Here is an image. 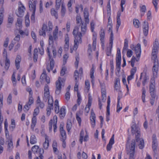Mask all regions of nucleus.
<instances>
[{
  "instance_id": "obj_1",
  "label": "nucleus",
  "mask_w": 159,
  "mask_h": 159,
  "mask_svg": "<svg viewBox=\"0 0 159 159\" xmlns=\"http://www.w3.org/2000/svg\"><path fill=\"white\" fill-rule=\"evenodd\" d=\"M81 25V32L78 33L79 27L75 26L73 31V34L74 38V45L73 50H76L79 43H81V37L82 35H84L87 30V27L86 24L82 23Z\"/></svg>"
},
{
  "instance_id": "obj_2",
  "label": "nucleus",
  "mask_w": 159,
  "mask_h": 159,
  "mask_svg": "<svg viewBox=\"0 0 159 159\" xmlns=\"http://www.w3.org/2000/svg\"><path fill=\"white\" fill-rule=\"evenodd\" d=\"M131 133L133 134H135L136 142L139 144V148L142 149L144 147V142L142 138H140V129L136 127L135 124H133L131 127Z\"/></svg>"
},
{
  "instance_id": "obj_3",
  "label": "nucleus",
  "mask_w": 159,
  "mask_h": 159,
  "mask_svg": "<svg viewBox=\"0 0 159 159\" xmlns=\"http://www.w3.org/2000/svg\"><path fill=\"white\" fill-rule=\"evenodd\" d=\"M135 147V141L134 139L132 140L130 144L128 143H127L126 148L127 154L129 155V159H134L135 158V157L134 154Z\"/></svg>"
},
{
  "instance_id": "obj_4",
  "label": "nucleus",
  "mask_w": 159,
  "mask_h": 159,
  "mask_svg": "<svg viewBox=\"0 0 159 159\" xmlns=\"http://www.w3.org/2000/svg\"><path fill=\"white\" fill-rule=\"evenodd\" d=\"M27 91L29 92L30 95L29 97V101L24 106L23 110L24 111H27L30 108V106L33 103L34 100L32 97L33 92L30 88H28L26 89Z\"/></svg>"
},
{
  "instance_id": "obj_5",
  "label": "nucleus",
  "mask_w": 159,
  "mask_h": 159,
  "mask_svg": "<svg viewBox=\"0 0 159 159\" xmlns=\"http://www.w3.org/2000/svg\"><path fill=\"white\" fill-rule=\"evenodd\" d=\"M25 9V7L23 5L21 2H19L18 10L16 12V15L18 17H22L24 15Z\"/></svg>"
},
{
  "instance_id": "obj_6",
  "label": "nucleus",
  "mask_w": 159,
  "mask_h": 159,
  "mask_svg": "<svg viewBox=\"0 0 159 159\" xmlns=\"http://www.w3.org/2000/svg\"><path fill=\"white\" fill-rule=\"evenodd\" d=\"M47 52L48 53V55L49 57V60L50 61V66L48 65L47 67V70L49 72L50 70H52L54 66V61L53 60V58L51 57L50 55V51H49V48H47Z\"/></svg>"
},
{
  "instance_id": "obj_7",
  "label": "nucleus",
  "mask_w": 159,
  "mask_h": 159,
  "mask_svg": "<svg viewBox=\"0 0 159 159\" xmlns=\"http://www.w3.org/2000/svg\"><path fill=\"white\" fill-rule=\"evenodd\" d=\"M154 64L152 67V72L153 76L154 77H156L157 75V72L158 71L159 63L158 60L152 61Z\"/></svg>"
},
{
  "instance_id": "obj_8",
  "label": "nucleus",
  "mask_w": 159,
  "mask_h": 159,
  "mask_svg": "<svg viewBox=\"0 0 159 159\" xmlns=\"http://www.w3.org/2000/svg\"><path fill=\"white\" fill-rule=\"evenodd\" d=\"M51 97L49 95V89L48 85L46 84L44 88V93L43 97V100L46 102L49 98Z\"/></svg>"
},
{
  "instance_id": "obj_9",
  "label": "nucleus",
  "mask_w": 159,
  "mask_h": 159,
  "mask_svg": "<svg viewBox=\"0 0 159 159\" xmlns=\"http://www.w3.org/2000/svg\"><path fill=\"white\" fill-rule=\"evenodd\" d=\"M7 142V150L9 152H11L13 148V145L12 141V138L11 136L8 135V136H6Z\"/></svg>"
},
{
  "instance_id": "obj_10",
  "label": "nucleus",
  "mask_w": 159,
  "mask_h": 159,
  "mask_svg": "<svg viewBox=\"0 0 159 159\" xmlns=\"http://www.w3.org/2000/svg\"><path fill=\"white\" fill-rule=\"evenodd\" d=\"M61 78L59 77L58 80L56 82V89L55 93L57 95L59 94L61 92V85H62L61 81Z\"/></svg>"
},
{
  "instance_id": "obj_11",
  "label": "nucleus",
  "mask_w": 159,
  "mask_h": 159,
  "mask_svg": "<svg viewBox=\"0 0 159 159\" xmlns=\"http://www.w3.org/2000/svg\"><path fill=\"white\" fill-rule=\"evenodd\" d=\"M90 120L91 121L92 126L93 128H94L95 125L96 116L93 109L91 110V112Z\"/></svg>"
},
{
  "instance_id": "obj_12",
  "label": "nucleus",
  "mask_w": 159,
  "mask_h": 159,
  "mask_svg": "<svg viewBox=\"0 0 159 159\" xmlns=\"http://www.w3.org/2000/svg\"><path fill=\"white\" fill-rule=\"evenodd\" d=\"M60 131L61 136V140H65L66 138V131L63 129V126L62 124H60Z\"/></svg>"
},
{
  "instance_id": "obj_13",
  "label": "nucleus",
  "mask_w": 159,
  "mask_h": 159,
  "mask_svg": "<svg viewBox=\"0 0 159 159\" xmlns=\"http://www.w3.org/2000/svg\"><path fill=\"white\" fill-rule=\"evenodd\" d=\"M143 29L144 35L145 36H147L148 33V23L146 21L143 22Z\"/></svg>"
},
{
  "instance_id": "obj_14",
  "label": "nucleus",
  "mask_w": 159,
  "mask_h": 159,
  "mask_svg": "<svg viewBox=\"0 0 159 159\" xmlns=\"http://www.w3.org/2000/svg\"><path fill=\"white\" fill-rule=\"evenodd\" d=\"M40 82L42 83L44 81H46L48 84L50 83V78L48 77L47 76V75L45 73H43L40 77Z\"/></svg>"
},
{
  "instance_id": "obj_15",
  "label": "nucleus",
  "mask_w": 159,
  "mask_h": 159,
  "mask_svg": "<svg viewBox=\"0 0 159 159\" xmlns=\"http://www.w3.org/2000/svg\"><path fill=\"white\" fill-rule=\"evenodd\" d=\"M114 143V135L113 134L107 146V151H110L112 147V145Z\"/></svg>"
},
{
  "instance_id": "obj_16",
  "label": "nucleus",
  "mask_w": 159,
  "mask_h": 159,
  "mask_svg": "<svg viewBox=\"0 0 159 159\" xmlns=\"http://www.w3.org/2000/svg\"><path fill=\"white\" fill-rule=\"evenodd\" d=\"M134 50L137 58L140 57L141 53V46L140 44L138 43L137 46L134 47Z\"/></svg>"
},
{
  "instance_id": "obj_17",
  "label": "nucleus",
  "mask_w": 159,
  "mask_h": 159,
  "mask_svg": "<svg viewBox=\"0 0 159 159\" xmlns=\"http://www.w3.org/2000/svg\"><path fill=\"white\" fill-rule=\"evenodd\" d=\"M48 30V27L46 25L43 24L42 29L39 31V34L40 35L45 37L46 35L45 32Z\"/></svg>"
},
{
  "instance_id": "obj_18",
  "label": "nucleus",
  "mask_w": 159,
  "mask_h": 159,
  "mask_svg": "<svg viewBox=\"0 0 159 159\" xmlns=\"http://www.w3.org/2000/svg\"><path fill=\"white\" fill-rule=\"evenodd\" d=\"M84 15L85 21V23H84L86 24L87 25V24H88L89 22V19L88 11V10L86 8L84 9Z\"/></svg>"
},
{
  "instance_id": "obj_19",
  "label": "nucleus",
  "mask_w": 159,
  "mask_h": 159,
  "mask_svg": "<svg viewBox=\"0 0 159 159\" xmlns=\"http://www.w3.org/2000/svg\"><path fill=\"white\" fill-rule=\"evenodd\" d=\"M149 91L151 94V95L153 96V95H155L154 93L155 82L154 81H153V82H151L149 86Z\"/></svg>"
},
{
  "instance_id": "obj_20",
  "label": "nucleus",
  "mask_w": 159,
  "mask_h": 159,
  "mask_svg": "<svg viewBox=\"0 0 159 159\" xmlns=\"http://www.w3.org/2000/svg\"><path fill=\"white\" fill-rule=\"evenodd\" d=\"M32 150L33 152L34 153H39V155H40V150L41 149H43L41 148H39V147L37 145H34L32 148Z\"/></svg>"
},
{
  "instance_id": "obj_21",
  "label": "nucleus",
  "mask_w": 159,
  "mask_h": 159,
  "mask_svg": "<svg viewBox=\"0 0 159 159\" xmlns=\"http://www.w3.org/2000/svg\"><path fill=\"white\" fill-rule=\"evenodd\" d=\"M121 58H120V57H116V69L119 72L120 70V64H121Z\"/></svg>"
},
{
  "instance_id": "obj_22",
  "label": "nucleus",
  "mask_w": 159,
  "mask_h": 159,
  "mask_svg": "<svg viewBox=\"0 0 159 159\" xmlns=\"http://www.w3.org/2000/svg\"><path fill=\"white\" fill-rule=\"evenodd\" d=\"M158 49L153 48L152 51V61L153 60H158L157 58V53Z\"/></svg>"
},
{
  "instance_id": "obj_23",
  "label": "nucleus",
  "mask_w": 159,
  "mask_h": 159,
  "mask_svg": "<svg viewBox=\"0 0 159 159\" xmlns=\"http://www.w3.org/2000/svg\"><path fill=\"white\" fill-rule=\"evenodd\" d=\"M59 115L60 117L61 118H63L65 116L66 112L65 107H62L59 110Z\"/></svg>"
},
{
  "instance_id": "obj_24",
  "label": "nucleus",
  "mask_w": 159,
  "mask_h": 159,
  "mask_svg": "<svg viewBox=\"0 0 159 159\" xmlns=\"http://www.w3.org/2000/svg\"><path fill=\"white\" fill-rule=\"evenodd\" d=\"M48 139V137L47 135H45V142L43 144V147L45 149H47L49 146V144Z\"/></svg>"
},
{
  "instance_id": "obj_25",
  "label": "nucleus",
  "mask_w": 159,
  "mask_h": 159,
  "mask_svg": "<svg viewBox=\"0 0 159 159\" xmlns=\"http://www.w3.org/2000/svg\"><path fill=\"white\" fill-rule=\"evenodd\" d=\"M29 5L30 10L32 11V12L35 11L36 10V5L35 3L33 4L31 1H29Z\"/></svg>"
},
{
  "instance_id": "obj_26",
  "label": "nucleus",
  "mask_w": 159,
  "mask_h": 159,
  "mask_svg": "<svg viewBox=\"0 0 159 159\" xmlns=\"http://www.w3.org/2000/svg\"><path fill=\"white\" fill-rule=\"evenodd\" d=\"M54 111L56 113H58L59 112V106L58 101L56 99L54 102Z\"/></svg>"
},
{
  "instance_id": "obj_27",
  "label": "nucleus",
  "mask_w": 159,
  "mask_h": 159,
  "mask_svg": "<svg viewBox=\"0 0 159 159\" xmlns=\"http://www.w3.org/2000/svg\"><path fill=\"white\" fill-rule=\"evenodd\" d=\"M107 103V111L106 115V116H109L110 115V98L109 96L108 97Z\"/></svg>"
},
{
  "instance_id": "obj_28",
  "label": "nucleus",
  "mask_w": 159,
  "mask_h": 159,
  "mask_svg": "<svg viewBox=\"0 0 159 159\" xmlns=\"http://www.w3.org/2000/svg\"><path fill=\"white\" fill-rule=\"evenodd\" d=\"M21 61V57L20 56L18 55L15 60V65L17 69H19L20 67V63Z\"/></svg>"
},
{
  "instance_id": "obj_29",
  "label": "nucleus",
  "mask_w": 159,
  "mask_h": 159,
  "mask_svg": "<svg viewBox=\"0 0 159 159\" xmlns=\"http://www.w3.org/2000/svg\"><path fill=\"white\" fill-rule=\"evenodd\" d=\"M37 121V119L36 116H34L32 119V123L31 125V128L34 129L36 125Z\"/></svg>"
},
{
  "instance_id": "obj_30",
  "label": "nucleus",
  "mask_w": 159,
  "mask_h": 159,
  "mask_svg": "<svg viewBox=\"0 0 159 159\" xmlns=\"http://www.w3.org/2000/svg\"><path fill=\"white\" fill-rule=\"evenodd\" d=\"M58 31V28L57 26L55 27V29L53 31V35L54 39L55 40H56L57 39V34Z\"/></svg>"
},
{
  "instance_id": "obj_31",
  "label": "nucleus",
  "mask_w": 159,
  "mask_h": 159,
  "mask_svg": "<svg viewBox=\"0 0 159 159\" xmlns=\"http://www.w3.org/2000/svg\"><path fill=\"white\" fill-rule=\"evenodd\" d=\"M10 65V61L9 59L7 58V57H6V59L5 61V68L6 70H7L9 68Z\"/></svg>"
},
{
  "instance_id": "obj_32",
  "label": "nucleus",
  "mask_w": 159,
  "mask_h": 159,
  "mask_svg": "<svg viewBox=\"0 0 159 159\" xmlns=\"http://www.w3.org/2000/svg\"><path fill=\"white\" fill-rule=\"evenodd\" d=\"M66 12V9L65 7V6L64 4L62 3L61 6V16L62 17H64L65 14Z\"/></svg>"
},
{
  "instance_id": "obj_33",
  "label": "nucleus",
  "mask_w": 159,
  "mask_h": 159,
  "mask_svg": "<svg viewBox=\"0 0 159 159\" xmlns=\"http://www.w3.org/2000/svg\"><path fill=\"white\" fill-rule=\"evenodd\" d=\"M53 129L54 132H56V129L57 127V116H54L53 117Z\"/></svg>"
},
{
  "instance_id": "obj_34",
  "label": "nucleus",
  "mask_w": 159,
  "mask_h": 159,
  "mask_svg": "<svg viewBox=\"0 0 159 159\" xmlns=\"http://www.w3.org/2000/svg\"><path fill=\"white\" fill-rule=\"evenodd\" d=\"M128 46V41L126 39H125V40L124 47L122 51L123 53H125L127 49Z\"/></svg>"
},
{
  "instance_id": "obj_35",
  "label": "nucleus",
  "mask_w": 159,
  "mask_h": 159,
  "mask_svg": "<svg viewBox=\"0 0 159 159\" xmlns=\"http://www.w3.org/2000/svg\"><path fill=\"white\" fill-rule=\"evenodd\" d=\"M100 40L102 42L104 40L105 31L104 30L102 29L100 32Z\"/></svg>"
},
{
  "instance_id": "obj_36",
  "label": "nucleus",
  "mask_w": 159,
  "mask_h": 159,
  "mask_svg": "<svg viewBox=\"0 0 159 159\" xmlns=\"http://www.w3.org/2000/svg\"><path fill=\"white\" fill-rule=\"evenodd\" d=\"M133 24L135 27L138 28L140 26V22L139 20L137 19H134L133 20Z\"/></svg>"
},
{
  "instance_id": "obj_37",
  "label": "nucleus",
  "mask_w": 159,
  "mask_h": 159,
  "mask_svg": "<svg viewBox=\"0 0 159 159\" xmlns=\"http://www.w3.org/2000/svg\"><path fill=\"white\" fill-rule=\"evenodd\" d=\"M102 100L103 102H104L106 99V92L105 89H102Z\"/></svg>"
},
{
  "instance_id": "obj_38",
  "label": "nucleus",
  "mask_w": 159,
  "mask_h": 159,
  "mask_svg": "<svg viewBox=\"0 0 159 159\" xmlns=\"http://www.w3.org/2000/svg\"><path fill=\"white\" fill-rule=\"evenodd\" d=\"M139 58L136 59L135 58V57L134 56H133L131 58V60L129 61V62L131 63V66L132 67H134V63H135V61H139Z\"/></svg>"
},
{
  "instance_id": "obj_39",
  "label": "nucleus",
  "mask_w": 159,
  "mask_h": 159,
  "mask_svg": "<svg viewBox=\"0 0 159 159\" xmlns=\"http://www.w3.org/2000/svg\"><path fill=\"white\" fill-rule=\"evenodd\" d=\"M36 139L34 135H31L30 138V143L31 144H34L36 143Z\"/></svg>"
},
{
  "instance_id": "obj_40",
  "label": "nucleus",
  "mask_w": 159,
  "mask_h": 159,
  "mask_svg": "<svg viewBox=\"0 0 159 159\" xmlns=\"http://www.w3.org/2000/svg\"><path fill=\"white\" fill-rule=\"evenodd\" d=\"M84 135V132L83 129H82L80 134L79 141L81 144L82 143Z\"/></svg>"
},
{
  "instance_id": "obj_41",
  "label": "nucleus",
  "mask_w": 159,
  "mask_h": 159,
  "mask_svg": "<svg viewBox=\"0 0 159 159\" xmlns=\"http://www.w3.org/2000/svg\"><path fill=\"white\" fill-rule=\"evenodd\" d=\"M146 90L144 88H143L142 89V101L144 103L145 102V93H146Z\"/></svg>"
},
{
  "instance_id": "obj_42",
  "label": "nucleus",
  "mask_w": 159,
  "mask_h": 159,
  "mask_svg": "<svg viewBox=\"0 0 159 159\" xmlns=\"http://www.w3.org/2000/svg\"><path fill=\"white\" fill-rule=\"evenodd\" d=\"M51 15L55 16V18L57 19L58 18V15L57 11H56L54 9L52 8L51 10Z\"/></svg>"
},
{
  "instance_id": "obj_43",
  "label": "nucleus",
  "mask_w": 159,
  "mask_h": 159,
  "mask_svg": "<svg viewBox=\"0 0 159 159\" xmlns=\"http://www.w3.org/2000/svg\"><path fill=\"white\" fill-rule=\"evenodd\" d=\"M95 35H96V34H93V35L94 37L93 38V47L94 50H95L96 45V38L95 37Z\"/></svg>"
},
{
  "instance_id": "obj_44",
  "label": "nucleus",
  "mask_w": 159,
  "mask_h": 159,
  "mask_svg": "<svg viewBox=\"0 0 159 159\" xmlns=\"http://www.w3.org/2000/svg\"><path fill=\"white\" fill-rule=\"evenodd\" d=\"M48 100V106H50L53 107V101L52 97L51 96V97L49 98Z\"/></svg>"
},
{
  "instance_id": "obj_45",
  "label": "nucleus",
  "mask_w": 159,
  "mask_h": 159,
  "mask_svg": "<svg viewBox=\"0 0 159 159\" xmlns=\"http://www.w3.org/2000/svg\"><path fill=\"white\" fill-rule=\"evenodd\" d=\"M8 124L6 121L4 122V128L5 131V136H8L9 135V132L7 129Z\"/></svg>"
},
{
  "instance_id": "obj_46",
  "label": "nucleus",
  "mask_w": 159,
  "mask_h": 159,
  "mask_svg": "<svg viewBox=\"0 0 159 159\" xmlns=\"http://www.w3.org/2000/svg\"><path fill=\"white\" fill-rule=\"evenodd\" d=\"M25 22L26 26H29L30 25V20L29 16L28 15H26L25 17Z\"/></svg>"
},
{
  "instance_id": "obj_47",
  "label": "nucleus",
  "mask_w": 159,
  "mask_h": 159,
  "mask_svg": "<svg viewBox=\"0 0 159 159\" xmlns=\"http://www.w3.org/2000/svg\"><path fill=\"white\" fill-rule=\"evenodd\" d=\"M53 109V107L52 106H48L47 108V113L46 114L47 116H49L51 114V110Z\"/></svg>"
},
{
  "instance_id": "obj_48",
  "label": "nucleus",
  "mask_w": 159,
  "mask_h": 159,
  "mask_svg": "<svg viewBox=\"0 0 159 159\" xmlns=\"http://www.w3.org/2000/svg\"><path fill=\"white\" fill-rule=\"evenodd\" d=\"M48 41L49 46H52L53 44V37L51 35L49 36Z\"/></svg>"
},
{
  "instance_id": "obj_49",
  "label": "nucleus",
  "mask_w": 159,
  "mask_h": 159,
  "mask_svg": "<svg viewBox=\"0 0 159 159\" xmlns=\"http://www.w3.org/2000/svg\"><path fill=\"white\" fill-rule=\"evenodd\" d=\"M71 127V121L70 120L67 121V123L66 127L67 130L68 132H69L70 130Z\"/></svg>"
},
{
  "instance_id": "obj_50",
  "label": "nucleus",
  "mask_w": 159,
  "mask_h": 159,
  "mask_svg": "<svg viewBox=\"0 0 159 159\" xmlns=\"http://www.w3.org/2000/svg\"><path fill=\"white\" fill-rule=\"evenodd\" d=\"M40 155H39V157H36L34 159H43V154L44 153L43 149H41L40 150Z\"/></svg>"
},
{
  "instance_id": "obj_51",
  "label": "nucleus",
  "mask_w": 159,
  "mask_h": 159,
  "mask_svg": "<svg viewBox=\"0 0 159 159\" xmlns=\"http://www.w3.org/2000/svg\"><path fill=\"white\" fill-rule=\"evenodd\" d=\"M112 48V47H111V45H110V47H108L107 48L106 51V54L107 56H109L110 55Z\"/></svg>"
},
{
  "instance_id": "obj_52",
  "label": "nucleus",
  "mask_w": 159,
  "mask_h": 159,
  "mask_svg": "<svg viewBox=\"0 0 159 159\" xmlns=\"http://www.w3.org/2000/svg\"><path fill=\"white\" fill-rule=\"evenodd\" d=\"M15 127V120H14L12 119L11 120V125L10 126L9 128L10 129H12L11 131H13V129Z\"/></svg>"
},
{
  "instance_id": "obj_53",
  "label": "nucleus",
  "mask_w": 159,
  "mask_h": 159,
  "mask_svg": "<svg viewBox=\"0 0 159 159\" xmlns=\"http://www.w3.org/2000/svg\"><path fill=\"white\" fill-rule=\"evenodd\" d=\"M114 35L113 32L111 33V35L110 39V45H111V47H112L113 42V40Z\"/></svg>"
},
{
  "instance_id": "obj_54",
  "label": "nucleus",
  "mask_w": 159,
  "mask_h": 159,
  "mask_svg": "<svg viewBox=\"0 0 159 159\" xmlns=\"http://www.w3.org/2000/svg\"><path fill=\"white\" fill-rule=\"evenodd\" d=\"M22 23V19L18 18L17 19V22L16 23V25H17L19 27H20L21 26Z\"/></svg>"
},
{
  "instance_id": "obj_55",
  "label": "nucleus",
  "mask_w": 159,
  "mask_h": 159,
  "mask_svg": "<svg viewBox=\"0 0 159 159\" xmlns=\"http://www.w3.org/2000/svg\"><path fill=\"white\" fill-rule=\"evenodd\" d=\"M11 80L13 83V85L15 86L16 84V80L14 73H13L11 77Z\"/></svg>"
},
{
  "instance_id": "obj_56",
  "label": "nucleus",
  "mask_w": 159,
  "mask_h": 159,
  "mask_svg": "<svg viewBox=\"0 0 159 159\" xmlns=\"http://www.w3.org/2000/svg\"><path fill=\"white\" fill-rule=\"evenodd\" d=\"M151 98L150 99V102L151 105L152 106L154 104L156 95H153V96L151 95Z\"/></svg>"
},
{
  "instance_id": "obj_57",
  "label": "nucleus",
  "mask_w": 159,
  "mask_h": 159,
  "mask_svg": "<svg viewBox=\"0 0 159 159\" xmlns=\"http://www.w3.org/2000/svg\"><path fill=\"white\" fill-rule=\"evenodd\" d=\"M158 41L157 39H155V42L153 43V48L158 49Z\"/></svg>"
},
{
  "instance_id": "obj_58",
  "label": "nucleus",
  "mask_w": 159,
  "mask_h": 159,
  "mask_svg": "<svg viewBox=\"0 0 159 159\" xmlns=\"http://www.w3.org/2000/svg\"><path fill=\"white\" fill-rule=\"evenodd\" d=\"M76 23L77 24H79L80 22L81 23H82V22L81 18L80 16L79 15H77L76 16Z\"/></svg>"
},
{
  "instance_id": "obj_59",
  "label": "nucleus",
  "mask_w": 159,
  "mask_h": 159,
  "mask_svg": "<svg viewBox=\"0 0 159 159\" xmlns=\"http://www.w3.org/2000/svg\"><path fill=\"white\" fill-rule=\"evenodd\" d=\"M125 0H121L120 3V7L121 8V11L122 12H123L124 10V7H123V5H124L125 3Z\"/></svg>"
},
{
  "instance_id": "obj_60",
  "label": "nucleus",
  "mask_w": 159,
  "mask_h": 159,
  "mask_svg": "<svg viewBox=\"0 0 159 159\" xmlns=\"http://www.w3.org/2000/svg\"><path fill=\"white\" fill-rule=\"evenodd\" d=\"M85 88L89 91L90 89V83L88 80H87L85 81Z\"/></svg>"
},
{
  "instance_id": "obj_61",
  "label": "nucleus",
  "mask_w": 159,
  "mask_h": 159,
  "mask_svg": "<svg viewBox=\"0 0 159 159\" xmlns=\"http://www.w3.org/2000/svg\"><path fill=\"white\" fill-rule=\"evenodd\" d=\"M77 96L78 97V99L77 100V103L78 104V105H79L81 103V98L80 94V93H77Z\"/></svg>"
},
{
  "instance_id": "obj_62",
  "label": "nucleus",
  "mask_w": 159,
  "mask_h": 159,
  "mask_svg": "<svg viewBox=\"0 0 159 159\" xmlns=\"http://www.w3.org/2000/svg\"><path fill=\"white\" fill-rule=\"evenodd\" d=\"M53 122V119L52 120H51L49 122V129L50 132H51L52 131Z\"/></svg>"
},
{
  "instance_id": "obj_63",
  "label": "nucleus",
  "mask_w": 159,
  "mask_h": 159,
  "mask_svg": "<svg viewBox=\"0 0 159 159\" xmlns=\"http://www.w3.org/2000/svg\"><path fill=\"white\" fill-rule=\"evenodd\" d=\"M117 20V24L116 26V28L117 30L121 25V21L120 18L116 19Z\"/></svg>"
},
{
  "instance_id": "obj_64",
  "label": "nucleus",
  "mask_w": 159,
  "mask_h": 159,
  "mask_svg": "<svg viewBox=\"0 0 159 159\" xmlns=\"http://www.w3.org/2000/svg\"><path fill=\"white\" fill-rule=\"evenodd\" d=\"M69 57L68 55L67 54H65L63 57V61L64 64L66 62V61Z\"/></svg>"
}]
</instances>
